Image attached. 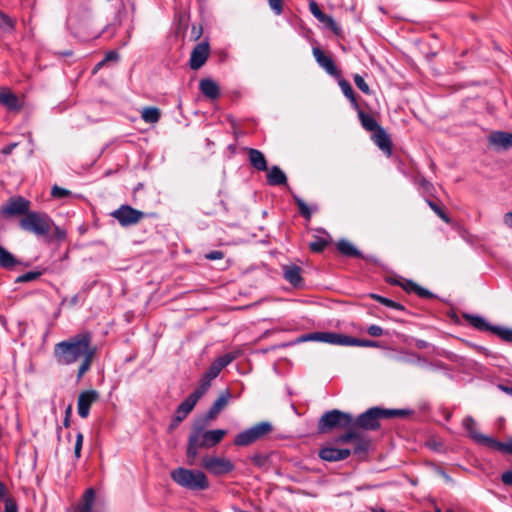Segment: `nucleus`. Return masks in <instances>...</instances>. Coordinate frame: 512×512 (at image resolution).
<instances>
[{"mask_svg": "<svg viewBox=\"0 0 512 512\" xmlns=\"http://www.w3.org/2000/svg\"><path fill=\"white\" fill-rule=\"evenodd\" d=\"M19 261L3 246L0 245V266L5 269H11Z\"/></svg>", "mask_w": 512, "mask_h": 512, "instance_id": "obj_30", "label": "nucleus"}, {"mask_svg": "<svg viewBox=\"0 0 512 512\" xmlns=\"http://www.w3.org/2000/svg\"><path fill=\"white\" fill-rule=\"evenodd\" d=\"M99 399V393L96 390L82 391L78 396L77 410L81 418H87L90 413V407Z\"/></svg>", "mask_w": 512, "mask_h": 512, "instance_id": "obj_13", "label": "nucleus"}, {"mask_svg": "<svg viewBox=\"0 0 512 512\" xmlns=\"http://www.w3.org/2000/svg\"><path fill=\"white\" fill-rule=\"evenodd\" d=\"M337 249L338 251L345 255V256H350V257H358V258H363L365 259L366 261L368 262H371V263H374V264H377L378 263V259L375 258L374 256H364L350 241L348 240H340L338 243H337Z\"/></svg>", "mask_w": 512, "mask_h": 512, "instance_id": "obj_16", "label": "nucleus"}, {"mask_svg": "<svg viewBox=\"0 0 512 512\" xmlns=\"http://www.w3.org/2000/svg\"><path fill=\"white\" fill-rule=\"evenodd\" d=\"M52 224L53 221L47 214L36 211H29L19 220L22 230L36 236H46L50 232Z\"/></svg>", "mask_w": 512, "mask_h": 512, "instance_id": "obj_5", "label": "nucleus"}, {"mask_svg": "<svg viewBox=\"0 0 512 512\" xmlns=\"http://www.w3.org/2000/svg\"><path fill=\"white\" fill-rule=\"evenodd\" d=\"M210 47L208 42L198 43L191 52L190 67L193 70L200 69L208 59Z\"/></svg>", "mask_w": 512, "mask_h": 512, "instance_id": "obj_14", "label": "nucleus"}, {"mask_svg": "<svg viewBox=\"0 0 512 512\" xmlns=\"http://www.w3.org/2000/svg\"><path fill=\"white\" fill-rule=\"evenodd\" d=\"M248 158L251 166L256 170L266 171L268 169L266 158L260 150L249 148Z\"/></svg>", "mask_w": 512, "mask_h": 512, "instance_id": "obj_21", "label": "nucleus"}, {"mask_svg": "<svg viewBox=\"0 0 512 512\" xmlns=\"http://www.w3.org/2000/svg\"><path fill=\"white\" fill-rule=\"evenodd\" d=\"M295 202L298 206V209H299V212L300 214L306 218V219H310L311 218V211L309 209V207L307 206V204L299 197H295Z\"/></svg>", "mask_w": 512, "mask_h": 512, "instance_id": "obj_42", "label": "nucleus"}, {"mask_svg": "<svg viewBox=\"0 0 512 512\" xmlns=\"http://www.w3.org/2000/svg\"><path fill=\"white\" fill-rule=\"evenodd\" d=\"M334 428H353L352 415L337 409L324 413L318 422L319 431L327 432Z\"/></svg>", "mask_w": 512, "mask_h": 512, "instance_id": "obj_6", "label": "nucleus"}, {"mask_svg": "<svg viewBox=\"0 0 512 512\" xmlns=\"http://www.w3.org/2000/svg\"><path fill=\"white\" fill-rule=\"evenodd\" d=\"M212 380H213L212 378H210L209 376L204 374L202 376V378L200 379V381H199V385L204 387V388H206L208 390L210 388V386H211V381Z\"/></svg>", "mask_w": 512, "mask_h": 512, "instance_id": "obj_61", "label": "nucleus"}, {"mask_svg": "<svg viewBox=\"0 0 512 512\" xmlns=\"http://www.w3.org/2000/svg\"><path fill=\"white\" fill-rule=\"evenodd\" d=\"M371 298L376 300L377 302H379L387 307L393 308V309H397V310H401V311H403L405 309L402 304L397 303L391 299L385 298V297L377 295V294H372Z\"/></svg>", "mask_w": 512, "mask_h": 512, "instance_id": "obj_36", "label": "nucleus"}, {"mask_svg": "<svg viewBox=\"0 0 512 512\" xmlns=\"http://www.w3.org/2000/svg\"><path fill=\"white\" fill-rule=\"evenodd\" d=\"M493 332L501 339L512 342V329L494 327Z\"/></svg>", "mask_w": 512, "mask_h": 512, "instance_id": "obj_43", "label": "nucleus"}, {"mask_svg": "<svg viewBox=\"0 0 512 512\" xmlns=\"http://www.w3.org/2000/svg\"><path fill=\"white\" fill-rule=\"evenodd\" d=\"M225 435L226 430L223 429L205 430L200 426L194 425L188 437L186 449L187 463L191 466L195 465L199 449L216 446Z\"/></svg>", "mask_w": 512, "mask_h": 512, "instance_id": "obj_2", "label": "nucleus"}, {"mask_svg": "<svg viewBox=\"0 0 512 512\" xmlns=\"http://www.w3.org/2000/svg\"><path fill=\"white\" fill-rule=\"evenodd\" d=\"M221 371L222 370H220V368L212 362V364L209 366L208 370L206 371L205 375L209 376L212 379H215L220 374Z\"/></svg>", "mask_w": 512, "mask_h": 512, "instance_id": "obj_54", "label": "nucleus"}, {"mask_svg": "<svg viewBox=\"0 0 512 512\" xmlns=\"http://www.w3.org/2000/svg\"><path fill=\"white\" fill-rule=\"evenodd\" d=\"M268 3L277 15L282 13V0H268Z\"/></svg>", "mask_w": 512, "mask_h": 512, "instance_id": "obj_56", "label": "nucleus"}, {"mask_svg": "<svg viewBox=\"0 0 512 512\" xmlns=\"http://www.w3.org/2000/svg\"><path fill=\"white\" fill-rule=\"evenodd\" d=\"M465 318L474 328L481 331L493 332L494 327L490 326L483 317L476 315H465Z\"/></svg>", "mask_w": 512, "mask_h": 512, "instance_id": "obj_31", "label": "nucleus"}, {"mask_svg": "<svg viewBox=\"0 0 512 512\" xmlns=\"http://www.w3.org/2000/svg\"><path fill=\"white\" fill-rule=\"evenodd\" d=\"M491 449L512 455V440L507 443H503L495 439L494 442H492Z\"/></svg>", "mask_w": 512, "mask_h": 512, "instance_id": "obj_37", "label": "nucleus"}, {"mask_svg": "<svg viewBox=\"0 0 512 512\" xmlns=\"http://www.w3.org/2000/svg\"><path fill=\"white\" fill-rule=\"evenodd\" d=\"M83 440H84L83 434L81 432H78L76 434V441H75V445H74V456L76 459H79L81 457Z\"/></svg>", "mask_w": 512, "mask_h": 512, "instance_id": "obj_45", "label": "nucleus"}, {"mask_svg": "<svg viewBox=\"0 0 512 512\" xmlns=\"http://www.w3.org/2000/svg\"><path fill=\"white\" fill-rule=\"evenodd\" d=\"M171 479L179 486L191 491H203L209 488V481L204 472L179 467L170 472Z\"/></svg>", "mask_w": 512, "mask_h": 512, "instance_id": "obj_4", "label": "nucleus"}, {"mask_svg": "<svg viewBox=\"0 0 512 512\" xmlns=\"http://www.w3.org/2000/svg\"><path fill=\"white\" fill-rule=\"evenodd\" d=\"M111 216L115 218L121 226L128 227L139 223L144 218L145 214L129 205H121L111 213Z\"/></svg>", "mask_w": 512, "mask_h": 512, "instance_id": "obj_10", "label": "nucleus"}, {"mask_svg": "<svg viewBox=\"0 0 512 512\" xmlns=\"http://www.w3.org/2000/svg\"><path fill=\"white\" fill-rule=\"evenodd\" d=\"M327 245H328L327 240L320 238V237H316L315 240L309 244V248L313 252L320 253L325 249V247Z\"/></svg>", "mask_w": 512, "mask_h": 512, "instance_id": "obj_39", "label": "nucleus"}, {"mask_svg": "<svg viewBox=\"0 0 512 512\" xmlns=\"http://www.w3.org/2000/svg\"><path fill=\"white\" fill-rule=\"evenodd\" d=\"M339 86L343 92V94L350 100V102L352 103V105L355 107V108H358V103H357V99L355 97V93L352 89V86L350 85V83L348 81H346L345 79H340L339 80Z\"/></svg>", "mask_w": 512, "mask_h": 512, "instance_id": "obj_33", "label": "nucleus"}, {"mask_svg": "<svg viewBox=\"0 0 512 512\" xmlns=\"http://www.w3.org/2000/svg\"><path fill=\"white\" fill-rule=\"evenodd\" d=\"M95 492L92 488L85 491L82 497V503L79 505V512H93Z\"/></svg>", "mask_w": 512, "mask_h": 512, "instance_id": "obj_29", "label": "nucleus"}, {"mask_svg": "<svg viewBox=\"0 0 512 512\" xmlns=\"http://www.w3.org/2000/svg\"><path fill=\"white\" fill-rule=\"evenodd\" d=\"M347 429H348V431L345 434L340 435L336 439L337 443H351L352 439L355 438L356 430L354 428H347Z\"/></svg>", "mask_w": 512, "mask_h": 512, "instance_id": "obj_47", "label": "nucleus"}, {"mask_svg": "<svg viewBox=\"0 0 512 512\" xmlns=\"http://www.w3.org/2000/svg\"><path fill=\"white\" fill-rule=\"evenodd\" d=\"M51 195L54 197V198H64V197H68L71 195V191L67 190V189H64V188H61L57 185H54L51 189Z\"/></svg>", "mask_w": 512, "mask_h": 512, "instance_id": "obj_46", "label": "nucleus"}, {"mask_svg": "<svg viewBox=\"0 0 512 512\" xmlns=\"http://www.w3.org/2000/svg\"><path fill=\"white\" fill-rule=\"evenodd\" d=\"M463 426L469 433V436L478 444L492 448L494 438L480 433L477 429L476 421L468 416L463 419Z\"/></svg>", "mask_w": 512, "mask_h": 512, "instance_id": "obj_12", "label": "nucleus"}, {"mask_svg": "<svg viewBox=\"0 0 512 512\" xmlns=\"http://www.w3.org/2000/svg\"><path fill=\"white\" fill-rule=\"evenodd\" d=\"M392 283L401 285L402 288L408 293L414 292L416 285H417V283H415L411 280H405L403 283H399L398 281H393Z\"/></svg>", "mask_w": 512, "mask_h": 512, "instance_id": "obj_52", "label": "nucleus"}, {"mask_svg": "<svg viewBox=\"0 0 512 512\" xmlns=\"http://www.w3.org/2000/svg\"><path fill=\"white\" fill-rule=\"evenodd\" d=\"M94 355L95 348L91 345L89 333L77 334L57 343L54 347V356L58 364L71 365L81 361L77 373L78 380L90 369Z\"/></svg>", "mask_w": 512, "mask_h": 512, "instance_id": "obj_1", "label": "nucleus"}, {"mask_svg": "<svg viewBox=\"0 0 512 512\" xmlns=\"http://www.w3.org/2000/svg\"><path fill=\"white\" fill-rule=\"evenodd\" d=\"M408 411L402 409H384L380 407H372L360 414L355 420L353 419V428H362L364 430H377L380 428L381 419H389L395 417H404Z\"/></svg>", "mask_w": 512, "mask_h": 512, "instance_id": "obj_3", "label": "nucleus"}, {"mask_svg": "<svg viewBox=\"0 0 512 512\" xmlns=\"http://www.w3.org/2000/svg\"><path fill=\"white\" fill-rule=\"evenodd\" d=\"M0 103L9 110H19L21 108L17 96L8 89L0 90Z\"/></svg>", "mask_w": 512, "mask_h": 512, "instance_id": "obj_24", "label": "nucleus"}, {"mask_svg": "<svg viewBox=\"0 0 512 512\" xmlns=\"http://www.w3.org/2000/svg\"><path fill=\"white\" fill-rule=\"evenodd\" d=\"M372 139L374 143L387 155H390L392 152V142L390 140L389 135L383 128L378 129L374 132Z\"/></svg>", "mask_w": 512, "mask_h": 512, "instance_id": "obj_20", "label": "nucleus"}, {"mask_svg": "<svg viewBox=\"0 0 512 512\" xmlns=\"http://www.w3.org/2000/svg\"><path fill=\"white\" fill-rule=\"evenodd\" d=\"M41 275L40 272L30 271L17 277V283H26L36 280Z\"/></svg>", "mask_w": 512, "mask_h": 512, "instance_id": "obj_44", "label": "nucleus"}, {"mask_svg": "<svg viewBox=\"0 0 512 512\" xmlns=\"http://www.w3.org/2000/svg\"><path fill=\"white\" fill-rule=\"evenodd\" d=\"M429 206L431 207V209L442 219L444 220L446 223H449L450 222V219L449 217L444 213V211L438 206L436 205L435 203L429 201L428 202Z\"/></svg>", "mask_w": 512, "mask_h": 512, "instance_id": "obj_51", "label": "nucleus"}, {"mask_svg": "<svg viewBox=\"0 0 512 512\" xmlns=\"http://www.w3.org/2000/svg\"><path fill=\"white\" fill-rule=\"evenodd\" d=\"M348 341L353 342V343L348 344V346H361V347H377L378 346V344L374 341L361 340V339H357V338L351 337V336L348 337Z\"/></svg>", "mask_w": 512, "mask_h": 512, "instance_id": "obj_40", "label": "nucleus"}, {"mask_svg": "<svg viewBox=\"0 0 512 512\" xmlns=\"http://www.w3.org/2000/svg\"><path fill=\"white\" fill-rule=\"evenodd\" d=\"M5 512H18L17 504L13 499H5Z\"/></svg>", "mask_w": 512, "mask_h": 512, "instance_id": "obj_57", "label": "nucleus"}, {"mask_svg": "<svg viewBox=\"0 0 512 512\" xmlns=\"http://www.w3.org/2000/svg\"><path fill=\"white\" fill-rule=\"evenodd\" d=\"M489 143L495 147L508 149L512 147V133L495 131L489 135Z\"/></svg>", "mask_w": 512, "mask_h": 512, "instance_id": "obj_18", "label": "nucleus"}, {"mask_svg": "<svg viewBox=\"0 0 512 512\" xmlns=\"http://www.w3.org/2000/svg\"><path fill=\"white\" fill-rule=\"evenodd\" d=\"M252 461H253V463L255 465L260 467V466H263L265 464L266 458L264 456H262V455H254L252 457Z\"/></svg>", "mask_w": 512, "mask_h": 512, "instance_id": "obj_63", "label": "nucleus"}, {"mask_svg": "<svg viewBox=\"0 0 512 512\" xmlns=\"http://www.w3.org/2000/svg\"><path fill=\"white\" fill-rule=\"evenodd\" d=\"M369 335L373 337H380L383 335V329L378 325H370L367 329Z\"/></svg>", "mask_w": 512, "mask_h": 512, "instance_id": "obj_55", "label": "nucleus"}, {"mask_svg": "<svg viewBox=\"0 0 512 512\" xmlns=\"http://www.w3.org/2000/svg\"><path fill=\"white\" fill-rule=\"evenodd\" d=\"M318 20L321 23L325 24L331 30H333V31H337L338 30L337 23L334 21V19L331 16L323 13V17H319Z\"/></svg>", "mask_w": 512, "mask_h": 512, "instance_id": "obj_48", "label": "nucleus"}, {"mask_svg": "<svg viewBox=\"0 0 512 512\" xmlns=\"http://www.w3.org/2000/svg\"><path fill=\"white\" fill-rule=\"evenodd\" d=\"M358 117H359V120L361 122V125L367 131L375 132L378 129L382 128L378 124V122L375 120L374 117H372L371 115H369V114H367V113H365V112H363L361 110L358 112Z\"/></svg>", "mask_w": 512, "mask_h": 512, "instance_id": "obj_28", "label": "nucleus"}, {"mask_svg": "<svg viewBox=\"0 0 512 512\" xmlns=\"http://www.w3.org/2000/svg\"><path fill=\"white\" fill-rule=\"evenodd\" d=\"M230 397L231 394L228 390L222 392L211 406L208 416L210 418L216 417L227 406Z\"/></svg>", "mask_w": 512, "mask_h": 512, "instance_id": "obj_23", "label": "nucleus"}, {"mask_svg": "<svg viewBox=\"0 0 512 512\" xmlns=\"http://www.w3.org/2000/svg\"><path fill=\"white\" fill-rule=\"evenodd\" d=\"M0 28L4 32H11L14 29L13 20L3 12H0Z\"/></svg>", "mask_w": 512, "mask_h": 512, "instance_id": "obj_38", "label": "nucleus"}, {"mask_svg": "<svg viewBox=\"0 0 512 512\" xmlns=\"http://www.w3.org/2000/svg\"><path fill=\"white\" fill-rule=\"evenodd\" d=\"M309 10L316 19L323 17V12L315 1L309 2Z\"/></svg>", "mask_w": 512, "mask_h": 512, "instance_id": "obj_53", "label": "nucleus"}, {"mask_svg": "<svg viewBox=\"0 0 512 512\" xmlns=\"http://www.w3.org/2000/svg\"><path fill=\"white\" fill-rule=\"evenodd\" d=\"M302 269L295 264H289L283 266L284 278L293 286L298 287L302 284Z\"/></svg>", "mask_w": 512, "mask_h": 512, "instance_id": "obj_19", "label": "nucleus"}, {"mask_svg": "<svg viewBox=\"0 0 512 512\" xmlns=\"http://www.w3.org/2000/svg\"><path fill=\"white\" fill-rule=\"evenodd\" d=\"M272 431L269 422H260L236 435L234 444L237 446H248L263 438Z\"/></svg>", "mask_w": 512, "mask_h": 512, "instance_id": "obj_7", "label": "nucleus"}, {"mask_svg": "<svg viewBox=\"0 0 512 512\" xmlns=\"http://www.w3.org/2000/svg\"><path fill=\"white\" fill-rule=\"evenodd\" d=\"M503 222L506 226L512 228V212H508L504 215Z\"/></svg>", "mask_w": 512, "mask_h": 512, "instance_id": "obj_64", "label": "nucleus"}, {"mask_svg": "<svg viewBox=\"0 0 512 512\" xmlns=\"http://www.w3.org/2000/svg\"><path fill=\"white\" fill-rule=\"evenodd\" d=\"M501 480L506 485H512V471H506L502 474Z\"/></svg>", "mask_w": 512, "mask_h": 512, "instance_id": "obj_62", "label": "nucleus"}, {"mask_svg": "<svg viewBox=\"0 0 512 512\" xmlns=\"http://www.w3.org/2000/svg\"><path fill=\"white\" fill-rule=\"evenodd\" d=\"M313 56L315 60L329 75L333 77H340V73L333 61V59L326 55L320 48H313Z\"/></svg>", "mask_w": 512, "mask_h": 512, "instance_id": "obj_15", "label": "nucleus"}, {"mask_svg": "<svg viewBox=\"0 0 512 512\" xmlns=\"http://www.w3.org/2000/svg\"><path fill=\"white\" fill-rule=\"evenodd\" d=\"M199 89L204 96L210 99H216L219 96L217 83L209 78L200 81Z\"/></svg>", "mask_w": 512, "mask_h": 512, "instance_id": "obj_22", "label": "nucleus"}, {"mask_svg": "<svg viewBox=\"0 0 512 512\" xmlns=\"http://www.w3.org/2000/svg\"><path fill=\"white\" fill-rule=\"evenodd\" d=\"M208 390L200 385L195 389V391L188 396L194 403H197L198 400L207 392Z\"/></svg>", "mask_w": 512, "mask_h": 512, "instance_id": "obj_50", "label": "nucleus"}, {"mask_svg": "<svg viewBox=\"0 0 512 512\" xmlns=\"http://www.w3.org/2000/svg\"><path fill=\"white\" fill-rule=\"evenodd\" d=\"M141 117L146 123H157L160 119V110L156 107H146L142 110Z\"/></svg>", "mask_w": 512, "mask_h": 512, "instance_id": "obj_32", "label": "nucleus"}, {"mask_svg": "<svg viewBox=\"0 0 512 512\" xmlns=\"http://www.w3.org/2000/svg\"><path fill=\"white\" fill-rule=\"evenodd\" d=\"M414 293H416L418 296H420L422 298H430V297H432V293L430 291H428L427 289L419 286L418 284L416 285Z\"/></svg>", "mask_w": 512, "mask_h": 512, "instance_id": "obj_58", "label": "nucleus"}, {"mask_svg": "<svg viewBox=\"0 0 512 512\" xmlns=\"http://www.w3.org/2000/svg\"><path fill=\"white\" fill-rule=\"evenodd\" d=\"M348 337V335L336 332H314L309 334L306 339L332 345L348 346L351 343L348 341Z\"/></svg>", "mask_w": 512, "mask_h": 512, "instance_id": "obj_11", "label": "nucleus"}, {"mask_svg": "<svg viewBox=\"0 0 512 512\" xmlns=\"http://www.w3.org/2000/svg\"><path fill=\"white\" fill-rule=\"evenodd\" d=\"M208 390L200 385L195 389V391L188 396L194 403H197L198 400L207 392Z\"/></svg>", "mask_w": 512, "mask_h": 512, "instance_id": "obj_49", "label": "nucleus"}, {"mask_svg": "<svg viewBox=\"0 0 512 512\" xmlns=\"http://www.w3.org/2000/svg\"><path fill=\"white\" fill-rule=\"evenodd\" d=\"M353 80L357 88L361 90L364 94L369 95L371 93L368 84L365 82L364 78L361 75L355 74Z\"/></svg>", "mask_w": 512, "mask_h": 512, "instance_id": "obj_41", "label": "nucleus"}, {"mask_svg": "<svg viewBox=\"0 0 512 512\" xmlns=\"http://www.w3.org/2000/svg\"><path fill=\"white\" fill-rule=\"evenodd\" d=\"M237 357V352H230L218 357L215 361H213V363L216 364V366H218L220 370H222L223 368L228 366L232 361H234Z\"/></svg>", "mask_w": 512, "mask_h": 512, "instance_id": "obj_34", "label": "nucleus"}, {"mask_svg": "<svg viewBox=\"0 0 512 512\" xmlns=\"http://www.w3.org/2000/svg\"><path fill=\"white\" fill-rule=\"evenodd\" d=\"M31 203L22 196H14L9 198L0 208L3 217L9 218L14 216L24 217L30 211Z\"/></svg>", "mask_w": 512, "mask_h": 512, "instance_id": "obj_9", "label": "nucleus"}, {"mask_svg": "<svg viewBox=\"0 0 512 512\" xmlns=\"http://www.w3.org/2000/svg\"><path fill=\"white\" fill-rule=\"evenodd\" d=\"M200 466L215 476L228 474L235 468L230 459L210 455H205L201 458Z\"/></svg>", "mask_w": 512, "mask_h": 512, "instance_id": "obj_8", "label": "nucleus"}, {"mask_svg": "<svg viewBox=\"0 0 512 512\" xmlns=\"http://www.w3.org/2000/svg\"><path fill=\"white\" fill-rule=\"evenodd\" d=\"M205 257L208 260H219L224 257V253L222 251L215 250L206 254Z\"/></svg>", "mask_w": 512, "mask_h": 512, "instance_id": "obj_59", "label": "nucleus"}, {"mask_svg": "<svg viewBox=\"0 0 512 512\" xmlns=\"http://www.w3.org/2000/svg\"><path fill=\"white\" fill-rule=\"evenodd\" d=\"M237 357V352H230L218 357L215 361H213V363L216 364V366H218L220 370H222L223 368L228 366L232 361H234Z\"/></svg>", "mask_w": 512, "mask_h": 512, "instance_id": "obj_35", "label": "nucleus"}, {"mask_svg": "<svg viewBox=\"0 0 512 512\" xmlns=\"http://www.w3.org/2000/svg\"><path fill=\"white\" fill-rule=\"evenodd\" d=\"M119 58V54L116 51H109L106 53L103 62L117 61Z\"/></svg>", "mask_w": 512, "mask_h": 512, "instance_id": "obj_60", "label": "nucleus"}, {"mask_svg": "<svg viewBox=\"0 0 512 512\" xmlns=\"http://www.w3.org/2000/svg\"><path fill=\"white\" fill-rule=\"evenodd\" d=\"M267 182L271 186L284 185L287 177L278 166H272L267 174Z\"/></svg>", "mask_w": 512, "mask_h": 512, "instance_id": "obj_26", "label": "nucleus"}, {"mask_svg": "<svg viewBox=\"0 0 512 512\" xmlns=\"http://www.w3.org/2000/svg\"><path fill=\"white\" fill-rule=\"evenodd\" d=\"M196 403L193 402L190 398H186L177 408L174 422L176 425H178L180 422H182L187 415L193 410Z\"/></svg>", "mask_w": 512, "mask_h": 512, "instance_id": "obj_25", "label": "nucleus"}, {"mask_svg": "<svg viewBox=\"0 0 512 512\" xmlns=\"http://www.w3.org/2000/svg\"><path fill=\"white\" fill-rule=\"evenodd\" d=\"M351 454L349 449L324 447L319 451V457L328 462L340 461L348 458Z\"/></svg>", "mask_w": 512, "mask_h": 512, "instance_id": "obj_17", "label": "nucleus"}, {"mask_svg": "<svg viewBox=\"0 0 512 512\" xmlns=\"http://www.w3.org/2000/svg\"><path fill=\"white\" fill-rule=\"evenodd\" d=\"M353 452L355 454H361L368 451L370 441L360 432H355V438L352 439Z\"/></svg>", "mask_w": 512, "mask_h": 512, "instance_id": "obj_27", "label": "nucleus"}]
</instances>
